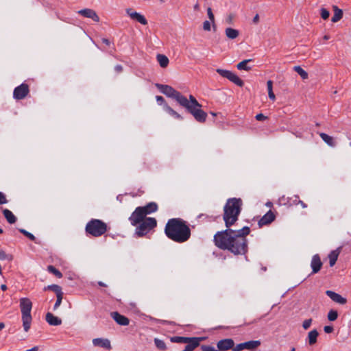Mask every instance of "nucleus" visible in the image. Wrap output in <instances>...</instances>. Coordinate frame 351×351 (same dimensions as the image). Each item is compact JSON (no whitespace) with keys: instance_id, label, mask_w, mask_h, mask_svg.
<instances>
[{"instance_id":"nucleus-36","label":"nucleus","mask_w":351,"mask_h":351,"mask_svg":"<svg viewBox=\"0 0 351 351\" xmlns=\"http://www.w3.org/2000/svg\"><path fill=\"white\" fill-rule=\"evenodd\" d=\"M187 106H191V108L194 106H202V105L197 101V99L193 96H189V100L186 98Z\"/></svg>"},{"instance_id":"nucleus-9","label":"nucleus","mask_w":351,"mask_h":351,"mask_svg":"<svg viewBox=\"0 0 351 351\" xmlns=\"http://www.w3.org/2000/svg\"><path fill=\"white\" fill-rule=\"evenodd\" d=\"M182 106L185 108L187 111L193 116L197 121L199 123H204L206 121L207 114L201 109L202 106H194L191 108V106H187L186 99L185 100V102L182 104Z\"/></svg>"},{"instance_id":"nucleus-3","label":"nucleus","mask_w":351,"mask_h":351,"mask_svg":"<svg viewBox=\"0 0 351 351\" xmlns=\"http://www.w3.org/2000/svg\"><path fill=\"white\" fill-rule=\"evenodd\" d=\"M242 200L240 198H230L223 207V219L226 228H230L238 220L241 212Z\"/></svg>"},{"instance_id":"nucleus-15","label":"nucleus","mask_w":351,"mask_h":351,"mask_svg":"<svg viewBox=\"0 0 351 351\" xmlns=\"http://www.w3.org/2000/svg\"><path fill=\"white\" fill-rule=\"evenodd\" d=\"M77 13L84 17L89 18L93 20L95 22L99 21V17L96 13V12L92 9L90 8H86L80 10L77 12Z\"/></svg>"},{"instance_id":"nucleus-59","label":"nucleus","mask_w":351,"mask_h":351,"mask_svg":"<svg viewBox=\"0 0 351 351\" xmlns=\"http://www.w3.org/2000/svg\"><path fill=\"white\" fill-rule=\"evenodd\" d=\"M97 283H98L99 286H100V287H107V285H106L104 282H103L101 281H99Z\"/></svg>"},{"instance_id":"nucleus-24","label":"nucleus","mask_w":351,"mask_h":351,"mask_svg":"<svg viewBox=\"0 0 351 351\" xmlns=\"http://www.w3.org/2000/svg\"><path fill=\"white\" fill-rule=\"evenodd\" d=\"M332 10L334 12V14L331 19V21L332 23H337L339 21L343 18V10L340 8H339L337 5H332Z\"/></svg>"},{"instance_id":"nucleus-19","label":"nucleus","mask_w":351,"mask_h":351,"mask_svg":"<svg viewBox=\"0 0 351 351\" xmlns=\"http://www.w3.org/2000/svg\"><path fill=\"white\" fill-rule=\"evenodd\" d=\"M145 216L158 210V204L156 202H149L144 206H138Z\"/></svg>"},{"instance_id":"nucleus-10","label":"nucleus","mask_w":351,"mask_h":351,"mask_svg":"<svg viewBox=\"0 0 351 351\" xmlns=\"http://www.w3.org/2000/svg\"><path fill=\"white\" fill-rule=\"evenodd\" d=\"M217 73H219L221 77L227 78L230 82H233L236 85L242 87L244 84L243 80L240 79L236 74L233 72L225 70L222 69H217Z\"/></svg>"},{"instance_id":"nucleus-25","label":"nucleus","mask_w":351,"mask_h":351,"mask_svg":"<svg viewBox=\"0 0 351 351\" xmlns=\"http://www.w3.org/2000/svg\"><path fill=\"white\" fill-rule=\"evenodd\" d=\"M340 252H341V247H338L337 249L332 250L328 254L329 264H330V267H332L335 265Z\"/></svg>"},{"instance_id":"nucleus-26","label":"nucleus","mask_w":351,"mask_h":351,"mask_svg":"<svg viewBox=\"0 0 351 351\" xmlns=\"http://www.w3.org/2000/svg\"><path fill=\"white\" fill-rule=\"evenodd\" d=\"M321 138L330 147H335L336 145V143L334 140V138L328 135L327 134L321 132L319 134Z\"/></svg>"},{"instance_id":"nucleus-7","label":"nucleus","mask_w":351,"mask_h":351,"mask_svg":"<svg viewBox=\"0 0 351 351\" xmlns=\"http://www.w3.org/2000/svg\"><path fill=\"white\" fill-rule=\"evenodd\" d=\"M157 225V221L153 217H147L138 223L136 229V234L138 237H143L147 234L150 230L154 229Z\"/></svg>"},{"instance_id":"nucleus-5","label":"nucleus","mask_w":351,"mask_h":351,"mask_svg":"<svg viewBox=\"0 0 351 351\" xmlns=\"http://www.w3.org/2000/svg\"><path fill=\"white\" fill-rule=\"evenodd\" d=\"M85 230L87 234L98 237L106 232L107 225L101 220L92 219L87 223Z\"/></svg>"},{"instance_id":"nucleus-38","label":"nucleus","mask_w":351,"mask_h":351,"mask_svg":"<svg viewBox=\"0 0 351 351\" xmlns=\"http://www.w3.org/2000/svg\"><path fill=\"white\" fill-rule=\"evenodd\" d=\"M155 346L161 350H165L167 349L166 343L164 341L159 339L158 338L154 339Z\"/></svg>"},{"instance_id":"nucleus-33","label":"nucleus","mask_w":351,"mask_h":351,"mask_svg":"<svg viewBox=\"0 0 351 351\" xmlns=\"http://www.w3.org/2000/svg\"><path fill=\"white\" fill-rule=\"evenodd\" d=\"M44 290L52 291L56 294V295L63 293V292L62 291V288L58 285H48L44 288Z\"/></svg>"},{"instance_id":"nucleus-20","label":"nucleus","mask_w":351,"mask_h":351,"mask_svg":"<svg viewBox=\"0 0 351 351\" xmlns=\"http://www.w3.org/2000/svg\"><path fill=\"white\" fill-rule=\"evenodd\" d=\"M93 344L95 346L106 348L107 350L111 349L110 341L108 339L95 338L93 339Z\"/></svg>"},{"instance_id":"nucleus-31","label":"nucleus","mask_w":351,"mask_h":351,"mask_svg":"<svg viewBox=\"0 0 351 351\" xmlns=\"http://www.w3.org/2000/svg\"><path fill=\"white\" fill-rule=\"evenodd\" d=\"M252 59L244 60L237 64V68L239 70L250 71L252 67L247 65L248 62H252Z\"/></svg>"},{"instance_id":"nucleus-14","label":"nucleus","mask_w":351,"mask_h":351,"mask_svg":"<svg viewBox=\"0 0 351 351\" xmlns=\"http://www.w3.org/2000/svg\"><path fill=\"white\" fill-rule=\"evenodd\" d=\"M322 265L319 256L318 254L313 255L311 262V267L312 268L311 274L318 273L320 271Z\"/></svg>"},{"instance_id":"nucleus-48","label":"nucleus","mask_w":351,"mask_h":351,"mask_svg":"<svg viewBox=\"0 0 351 351\" xmlns=\"http://www.w3.org/2000/svg\"><path fill=\"white\" fill-rule=\"evenodd\" d=\"M156 99L159 105H162L164 106L165 104H167L165 99L162 96L157 95L156 97Z\"/></svg>"},{"instance_id":"nucleus-50","label":"nucleus","mask_w":351,"mask_h":351,"mask_svg":"<svg viewBox=\"0 0 351 351\" xmlns=\"http://www.w3.org/2000/svg\"><path fill=\"white\" fill-rule=\"evenodd\" d=\"M324 330L326 333H331L333 332L334 328L332 326H325L324 327Z\"/></svg>"},{"instance_id":"nucleus-23","label":"nucleus","mask_w":351,"mask_h":351,"mask_svg":"<svg viewBox=\"0 0 351 351\" xmlns=\"http://www.w3.org/2000/svg\"><path fill=\"white\" fill-rule=\"evenodd\" d=\"M172 341L176 343H192L194 341H201L199 337H175L172 338Z\"/></svg>"},{"instance_id":"nucleus-41","label":"nucleus","mask_w":351,"mask_h":351,"mask_svg":"<svg viewBox=\"0 0 351 351\" xmlns=\"http://www.w3.org/2000/svg\"><path fill=\"white\" fill-rule=\"evenodd\" d=\"M338 317V313L335 310H330L328 313V319L329 321L333 322Z\"/></svg>"},{"instance_id":"nucleus-63","label":"nucleus","mask_w":351,"mask_h":351,"mask_svg":"<svg viewBox=\"0 0 351 351\" xmlns=\"http://www.w3.org/2000/svg\"><path fill=\"white\" fill-rule=\"evenodd\" d=\"M5 324L3 322H0V330L4 328Z\"/></svg>"},{"instance_id":"nucleus-29","label":"nucleus","mask_w":351,"mask_h":351,"mask_svg":"<svg viewBox=\"0 0 351 351\" xmlns=\"http://www.w3.org/2000/svg\"><path fill=\"white\" fill-rule=\"evenodd\" d=\"M319 335V332L317 330L314 329L310 331L308 334V341L309 345H314L317 342V339Z\"/></svg>"},{"instance_id":"nucleus-34","label":"nucleus","mask_w":351,"mask_h":351,"mask_svg":"<svg viewBox=\"0 0 351 351\" xmlns=\"http://www.w3.org/2000/svg\"><path fill=\"white\" fill-rule=\"evenodd\" d=\"M293 71L298 73L303 80H306L308 77L307 72L300 66H295Z\"/></svg>"},{"instance_id":"nucleus-12","label":"nucleus","mask_w":351,"mask_h":351,"mask_svg":"<svg viewBox=\"0 0 351 351\" xmlns=\"http://www.w3.org/2000/svg\"><path fill=\"white\" fill-rule=\"evenodd\" d=\"M145 219V215L142 213L141 210L137 207L129 217L131 224L136 226L138 223L144 221Z\"/></svg>"},{"instance_id":"nucleus-44","label":"nucleus","mask_w":351,"mask_h":351,"mask_svg":"<svg viewBox=\"0 0 351 351\" xmlns=\"http://www.w3.org/2000/svg\"><path fill=\"white\" fill-rule=\"evenodd\" d=\"M57 300L53 306V310H56L61 304L63 298V293L56 295Z\"/></svg>"},{"instance_id":"nucleus-54","label":"nucleus","mask_w":351,"mask_h":351,"mask_svg":"<svg viewBox=\"0 0 351 351\" xmlns=\"http://www.w3.org/2000/svg\"><path fill=\"white\" fill-rule=\"evenodd\" d=\"M295 204H300L302 208H306L307 207V205L302 200H298V203H295Z\"/></svg>"},{"instance_id":"nucleus-47","label":"nucleus","mask_w":351,"mask_h":351,"mask_svg":"<svg viewBox=\"0 0 351 351\" xmlns=\"http://www.w3.org/2000/svg\"><path fill=\"white\" fill-rule=\"evenodd\" d=\"M211 22L210 21H205L204 23H203V29L205 31H207V32H209L210 31V29H211Z\"/></svg>"},{"instance_id":"nucleus-17","label":"nucleus","mask_w":351,"mask_h":351,"mask_svg":"<svg viewBox=\"0 0 351 351\" xmlns=\"http://www.w3.org/2000/svg\"><path fill=\"white\" fill-rule=\"evenodd\" d=\"M326 295H328L332 301L340 304H345L347 302L346 298L342 297L339 293H337L332 291L327 290L326 291Z\"/></svg>"},{"instance_id":"nucleus-1","label":"nucleus","mask_w":351,"mask_h":351,"mask_svg":"<svg viewBox=\"0 0 351 351\" xmlns=\"http://www.w3.org/2000/svg\"><path fill=\"white\" fill-rule=\"evenodd\" d=\"M250 232L248 226L234 230L230 228L219 231L214 235L215 245L223 250H228L235 255H243L247 252L246 236Z\"/></svg>"},{"instance_id":"nucleus-11","label":"nucleus","mask_w":351,"mask_h":351,"mask_svg":"<svg viewBox=\"0 0 351 351\" xmlns=\"http://www.w3.org/2000/svg\"><path fill=\"white\" fill-rule=\"evenodd\" d=\"M29 93V86L23 83L16 86L13 91V97L16 100L24 99Z\"/></svg>"},{"instance_id":"nucleus-53","label":"nucleus","mask_w":351,"mask_h":351,"mask_svg":"<svg viewBox=\"0 0 351 351\" xmlns=\"http://www.w3.org/2000/svg\"><path fill=\"white\" fill-rule=\"evenodd\" d=\"M234 16L232 14H230L226 18V23L228 24H231L232 23Z\"/></svg>"},{"instance_id":"nucleus-32","label":"nucleus","mask_w":351,"mask_h":351,"mask_svg":"<svg viewBox=\"0 0 351 351\" xmlns=\"http://www.w3.org/2000/svg\"><path fill=\"white\" fill-rule=\"evenodd\" d=\"M225 33H226V36L230 39H234L237 37H238V36L239 34V32L238 30L231 28V27L226 28L225 30Z\"/></svg>"},{"instance_id":"nucleus-42","label":"nucleus","mask_w":351,"mask_h":351,"mask_svg":"<svg viewBox=\"0 0 351 351\" xmlns=\"http://www.w3.org/2000/svg\"><path fill=\"white\" fill-rule=\"evenodd\" d=\"M320 16L324 20H327L330 16V12L324 8H322L320 9Z\"/></svg>"},{"instance_id":"nucleus-62","label":"nucleus","mask_w":351,"mask_h":351,"mask_svg":"<svg viewBox=\"0 0 351 351\" xmlns=\"http://www.w3.org/2000/svg\"><path fill=\"white\" fill-rule=\"evenodd\" d=\"M266 206H267V207L271 208V207H272L273 204H272V202H267V203H266Z\"/></svg>"},{"instance_id":"nucleus-49","label":"nucleus","mask_w":351,"mask_h":351,"mask_svg":"<svg viewBox=\"0 0 351 351\" xmlns=\"http://www.w3.org/2000/svg\"><path fill=\"white\" fill-rule=\"evenodd\" d=\"M8 202L5 195L0 191V204H5Z\"/></svg>"},{"instance_id":"nucleus-13","label":"nucleus","mask_w":351,"mask_h":351,"mask_svg":"<svg viewBox=\"0 0 351 351\" xmlns=\"http://www.w3.org/2000/svg\"><path fill=\"white\" fill-rule=\"evenodd\" d=\"M125 12L132 20L136 21L143 25L147 24L145 17L143 14L134 11L132 8H127Z\"/></svg>"},{"instance_id":"nucleus-43","label":"nucleus","mask_w":351,"mask_h":351,"mask_svg":"<svg viewBox=\"0 0 351 351\" xmlns=\"http://www.w3.org/2000/svg\"><path fill=\"white\" fill-rule=\"evenodd\" d=\"M19 232L29 239L31 241H35L36 237L30 232H27L25 229H19Z\"/></svg>"},{"instance_id":"nucleus-22","label":"nucleus","mask_w":351,"mask_h":351,"mask_svg":"<svg viewBox=\"0 0 351 351\" xmlns=\"http://www.w3.org/2000/svg\"><path fill=\"white\" fill-rule=\"evenodd\" d=\"M261 345L260 340H251L244 342L245 350L255 351Z\"/></svg>"},{"instance_id":"nucleus-27","label":"nucleus","mask_w":351,"mask_h":351,"mask_svg":"<svg viewBox=\"0 0 351 351\" xmlns=\"http://www.w3.org/2000/svg\"><path fill=\"white\" fill-rule=\"evenodd\" d=\"M3 214L8 223L12 224V223H14L16 222V217L10 210H8L7 208L3 209Z\"/></svg>"},{"instance_id":"nucleus-45","label":"nucleus","mask_w":351,"mask_h":351,"mask_svg":"<svg viewBox=\"0 0 351 351\" xmlns=\"http://www.w3.org/2000/svg\"><path fill=\"white\" fill-rule=\"evenodd\" d=\"M245 350L244 342L233 346L232 351H242Z\"/></svg>"},{"instance_id":"nucleus-39","label":"nucleus","mask_w":351,"mask_h":351,"mask_svg":"<svg viewBox=\"0 0 351 351\" xmlns=\"http://www.w3.org/2000/svg\"><path fill=\"white\" fill-rule=\"evenodd\" d=\"M200 341H194L192 343L187 344L182 351H193L197 347L199 346Z\"/></svg>"},{"instance_id":"nucleus-35","label":"nucleus","mask_w":351,"mask_h":351,"mask_svg":"<svg viewBox=\"0 0 351 351\" xmlns=\"http://www.w3.org/2000/svg\"><path fill=\"white\" fill-rule=\"evenodd\" d=\"M267 86L269 99L274 101L276 99V96L273 92V82L271 80H268L267 82Z\"/></svg>"},{"instance_id":"nucleus-16","label":"nucleus","mask_w":351,"mask_h":351,"mask_svg":"<svg viewBox=\"0 0 351 351\" xmlns=\"http://www.w3.org/2000/svg\"><path fill=\"white\" fill-rule=\"evenodd\" d=\"M275 215L271 210H269L265 215H264L258 221V226L263 227V226H266L270 224L275 219Z\"/></svg>"},{"instance_id":"nucleus-64","label":"nucleus","mask_w":351,"mask_h":351,"mask_svg":"<svg viewBox=\"0 0 351 351\" xmlns=\"http://www.w3.org/2000/svg\"><path fill=\"white\" fill-rule=\"evenodd\" d=\"M330 38V36L328 35H325L324 37H323V39L325 40H327Z\"/></svg>"},{"instance_id":"nucleus-28","label":"nucleus","mask_w":351,"mask_h":351,"mask_svg":"<svg viewBox=\"0 0 351 351\" xmlns=\"http://www.w3.org/2000/svg\"><path fill=\"white\" fill-rule=\"evenodd\" d=\"M163 109L166 112H167L175 119H182V117L176 111H175L172 108H171L167 104H165Z\"/></svg>"},{"instance_id":"nucleus-21","label":"nucleus","mask_w":351,"mask_h":351,"mask_svg":"<svg viewBox=\"0 0 351 351\" xmlns=\"http://www.w3.org/2000/svg\"><path fill=\"white\" fill-rule=\"evenodd\" d=\"M46 322L51 326H60L62 324V319L55 316L51 313H47L45 316Z\"/></svg>"},{"instance_id":"nucleus-52","label":"nucleus","mask_w":351,"mask_h":351,"mask_svg":"<svg viewBox=\"0 0 351 351\" xmlns=\"http://www.w3.org/2000/svg\"><path fill=\"white\" fill-rule=\"evenodd\" d=\"M261 319V318L259 319H254V320H252V322H244L243 324H240L239 326H248V325H250V324H255L256 322H258L259 320Z\"/></svg>"},{"instance_id":"nucleus-37","label":"nucleus","mask_w":351,"mask_h":351,"mask_svg":"<svg viewBox=\"0 0 351 351\" xmlns=\"http://www.w3.org/2000/svg\"><path fill=\"white\" fill-rule=\"evenodd\" d=\"M47 271L59 278L62 277V273L53 265H49L47 267Z\"/></svg>"},{"instance_id":"nucleus-18","label":"nucleus","mask_w":351,"mask_h":351,"mask_svg":"<svg viewBox=\"0 0 351 351\" xmlns=\"http://www.w3.org/2000/svg\"><path fill=\"white\" fill-rule=\"evenodd\" d=\"M111 317L113 319L121 326H128L130 324L129 319L119 313L118 312H112L111 313Z\"/></svg>"},{"instance_id":"nucleus-61","label":"nucleus","mask_w":351,"mask_h":351,"mask_svg":"<svg viewBox=\"0 0 351 351\" xmlns=\"http://www.w3.org/2000/svg\"><path fill=\"white\" fill-rule=\"evenodd\" d=\"M1 289L2 291H6L7 290V286L5 285H1Z\"/></svg>"},{"instance_id":"nucleus-6","label":"nucleus","mask_w":351,"mask_h":351,"mask_svg":"<svg viewBox=\"0 0 351 351\" xmlns=\"http://www.w3.org/2000/svg\"><path fill=\"white\" fill-rule=\"evenodd\" d=\"M156 86L162 93L169 97L174 99L180 106L185 102L186 97L182 95L179 91L175 90L171 86L160 84H156Z\"/></svg>"},{"instance_id":"nucleus-30","label":"nucleus","mask_w":351,"mask_h":351,"mask_svg":"<svg viewBox=\"0 0 351 351\" xmlns=\"http://www.w3.org/2000/svg\"><path fill=\"white\" fill-rule=\"evenodd\" d=\"M156 59L161 67L166 68L168 66L169 59L165 55L158 54Z\"/></svg>"},{"instance_id":"nucleus-8","label":"nucleus","mask_w":351,"mask_h":351,"mask_svg":"<svg viewBox=\"0 0 351 351\" xmlns=\"http://www.w3.org/2000/svg\"><path fill=\"white\" fill-rule=\"evenodd\" d=\"M233 346H234V340L232 339L228 338L221 339L217 343V348L218 350H216L214 347L208 345H202L201 346V349L202 351H226L230 349L232 350Z\"/></svg>"},{"instance_id":"nucleus-2","label":"nucleus","mask_w":351,"mask_h":351,"mask_svg":"<svg viewBox=\"0 0 351 351\" xmlns=\"http://www.w3.org/2000/svg\"><path fill=\"white\" fill-rule=\"evenodd\" d=\"M165 234L171 241L182 243L190 239L191 232L186 221L181 218H171L165 225Z\"/></svg>"},{"instance_id":"nucleus-57","label":"nucleus","mask_w":351,"mask_h":351,"mask_svg":"<svg viewBox=\"0 0 351 351\" xmlns=\"http://www.w3.org/2000/svg\"><path fill=\"white\" fill-rule=\"evenodd\" d=\"M6 258V254L3 251L0 250V260H5Z\"/></svg>"},{"instance_id":"nucleus-55","label":"nucleus","mask_w":351,"mask_h":351,"mask_svg":"<svg viewBox=\"0 0 351 351\" xmlns=\"http://www.w3.org/2000/svg\"><path fill=\"white\" fill-rule=\"evenodd\" d=\"M114 70L117 72V73H121L122 71H123V67L121 65H116L115 67H114Z\"/></svg>"},{"instance_id":"nucleus-58","label":"nucleus","mask_w":351,"mask_h":351,"mask_svg":"<svg viewBox=\"0 0 351 351\" xmlns=\"http://www.w3.org/2000/svg\"><path fill=\"white\" fill-rule=\"evenodd\" d=\"M102 42H103L104 43H105L106 45H110V41H109V40H108V39H107V38H103V39H102Z\"/></svg>"},{"instance_id":"nucleus-46","label":"nucleus","mask_w":351,"mask_h":351,"mask_svg":"<svg viewBox=\"0 0 351 351\" xmlns=\"http://www.w3.org/2000/svg\"><path fill=\"white\" fill-rule=\"evenodd\" d=\"M312 324V319H307L303 322L302 327L304 330H307L310 328Z\"/></svg>"},{"instance_id":"nucleus-56","label":"nucleus","mask_w":351,"mask_h":351,"mask_svg":"<svg viewBox=\"0 0 351 351\" xmlns=\"http://www.w3.org/2000/svg\"><path fill=\"white\" fill-rule=\"evenodd\" d=\"M253 23H258L259 22V15L258 14H256L254 18H253Z\"/></svg>"},{"instance_id":"nucleus-51","label":"nucleus","mask_w":351,"mask_h":351,"mask_svg":"<svg viewBox=\"0 0 351 351\" xmlns=\"http://www.w3.org/2000/svg\"><path fill=\"white\" fill-rule=\"evenodd\" d=\"M255 118L257 121H261L265 120L267 117H265L263 114L260 113L256 114Z\"/></svg>"},{"instance_id":"nucleus-4","label":"nucleus","mask_w":351,"mask_h":351,"mask_svg":"<svg viewBox=\"0 0 351 351\" xmlns=\"http://www.w3.org/2000/svg\"><path fill=\"white\" fill-rule=\"evenodd\" d=\"M19 306L21 311V319L23 329L25 332H27L31 327L32 321L31 315L32 302L27 298H21L19 300Z\"/></svg>"},{"instance_id":"nucleus-40","label":"nucleus","mask_w":351,"mask_h":351,"mask_svg":"<svg viewBox=\"0 0 351 351\" xmlns=\"http://www.w3.org/2000/svg\"><path fill=\"white\" fill-rule=\"evenodd\" d=\"M207 14H208V19H210V22L213 24V29H215L216 25H215V16H214L212 9L210 8H208Z\"/></svg>"},{"instance_id":"nucleus-60","label":"nucleus","mask_w":351,"mask_h":351,"mask_svg":"<svg viewBox=\"0 0 351 351\" xmlns=\"http://www.w3.org/2000/svg\"><path fill=\"white\" fill-rule=\"evenodd\" d=\"M193 8H194V10H199V3H197L194 5Z\"/></svg>"}]
</instances>
